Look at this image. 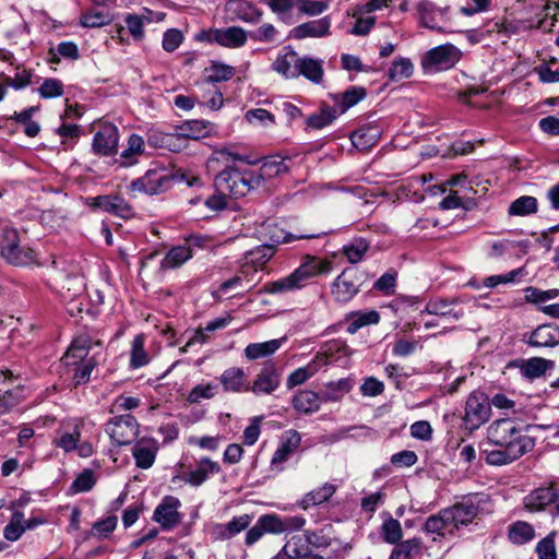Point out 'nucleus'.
Returning <instances> with one entry per match:
<instances>
[{
  "mask_svg": "<svg viewBox=\"0 0 559 559\" xmlns=\"http://www.w3.org/2000/svg\"><path fill=\"white\" fill-rule=\"evenodd\" d=\"M95 483L94 472L92 469H84L72 483V489L75 492H85L91 490Z\"/></svg>",
  "mask_w": 559,
  "mask_h": 559,
  "instance_id": "nucleus-60",
  "label": "nucleus"
},
{
  "mask_svg": "<svg viewBox=\"0 0 559 559\" xmlns=\"http://www.w3.org/2000/svg\"><path fill=\"white\" fill-rule=\"evenodd\" d=\"M177 181H186L189 187H193L199 185L200 179L185 174L174 175L164 169H150L143 177L133 180L130 189L154 195L169 190Z\"/></svg>",
  "mask_w": 559,
  "mask_h": 559,
  "instance_id": "nucleus-3",
  "label": "nucleus"
},
{
  "mask_svg": "<svg viewBox=\"0 0 559 559\" xmlns=\"http://www.w3.org/2000/svg\"><path fill=\"white\" fill-rule=\"evenodd\" d=\"M380 321V314L376 310H369L366 312H357L353 314L350 321L346 326V331L349 334H355L362 326L377 324Z\"/></svg>",
  "mask_w": 559,
  "mask_h": 559,
  "instance_id": "nucleus-44",
  "label": "nucleus"
},
{
  "mask_svg": "<svg viewBox=\"0 0 559 559\" xmlns=\"http://www.w3.org/2000/svg\"><path fill=\"white\" fill-rule=\"evenodd\" d=\"M527 343L534 347H554L559 343V329L551 324L539 325L531 333Z\"/></svg>",
  "mask_w": 559,
  "mask_h": 559,
  "instance_id": "nucleus-24",
  "label": "nucleus"
},
{
  "mask_svg": "<svg viewBox=\"0 0 559 559\" xmlns=\"http://www.w3.org/2000/svg\"><path fill=\"white\" fill-rule=\"evenodd\" d=\"M221 466L217 462L209 457H202L197 462L195 468L183 476V480L193 486L199 487L205 483L210 476L218 474Z\"/></svg>",
  "mask_w": 559,
  "mask_h": 559,
  "instance_id": "nucleus-21",
  "label": "nucleus"
},
{
  "mask_svg": "<svg viewBox=\"0 0 559 559\" xmlns=\"http://www.w3.org/2000/svg\"><path fill=\"white\" fill-rule=\"evenodd\" d=\"M333 261L318 257L306 255L301 264L284 280H306L329 275L333 270Z\"/></svg>",
  "mask_w": 559,
  "mask_h": 559,
  "instance_id": "nucleus-14",
  "label": "nucleus"
},
{
  "mask_svg": "<svg viewBox=\"0 0 559 559\" xmlns=\"http://www.w3.org/2000/svg\"><path fill=\"white\" fill-rule=\"evenodd\" d=\"M117 526V516L110 515L94 523L90 535L96 538H107Z\"/></svg>",
  "mask_w": 559,
  "mask_h": 559,
  "instance_id": "nucleus-57",
  "label": "nucleus"
},
{
  "mask_svg": "<svg viewBox=\"0 0 559 559\" xmlns=\"http://www.w3.org/2000/svg\"><path fill=\"white\" fill-rule=\"evenodd\" d=\"M317 371L318 367L314 361H311L308 365L296 369L287 378V388L292 389L294 386L304 384L307 380L314 376Z\"/></svg>",
  "mask_w": 559,
  "mask_h": 559,
  "instance_id": "nucleus-53",
  "label": "nucleus"
},
{
  "mask_svg": "<svg viewBox=\"0 0 559 559\" xmlns=\"http://www.w3.org/2000/svg\"><path fill=\"white\" fill-rule=\"evenodd\" d=\"M192 258V250L189 246L179 245L168 250L160 262L163 270H173L180 267L185 262Z\"/></svg>",
  "mask_w": 559,
  "mask_h": 559,
  "instance_id": "nucleus-31",
  "label": "nucleus"
},
{
  "mask_svg": "<svg viewBox=\"0 0 559 559\" xmlns=\"http://www.w3.org/2000/svg\"><path fill=\"white\" fill-rule=\"evenodd\" d=\"M199 41L217 44L226 48H239L247 43V33L239 26L202 29L195 35Z\"/></svg>",
  "mask_w": 559,
  "mask_h": 559,
  "instance_id": "nucleus-8",
  "label": "nucleus"
},
{
  "mask_svg": "<svg viewBox=\"0 0 559 559\" xmlns=\"http://www.w3.org/2000/svg\"><path fill=\"white\" fill-rule=\"evenodd\" d=\"M336 491V487L332 484L325 483L322 487L311 490L300 501L299 506L302 509H308L312 506L321 504L328 501Z\"/></svg>",
  "mask_w": 559,
  "mask_h": 559,
  "instance_id": "nucleus-36",
  "label": "nucleus"
},
{
  "mask_svg": "<svg viewBox=\"0 0 559 559\" xmlns=\"http://www.w3.org/2000/svg\"><path fill=\"white\" fill-rule=\"evenodd\" d=\"M252 522V516L249 514H242L234 516L227 523L215 524L212 528V536L216 540H227L238 535L242 531L249 527Z\"/></svg>",
  "mask_w": 559,
  "mask_h": 559,
  "instance_id": "nucleus-19",
  "label": "nucleus"
},
{
  "mask_svg": "<svg viewBox=\"0 0 559 559\" xmlns=\"http://www.w3.org/2000/svg\"><path fill=\"white\" fill-rule=\"evenodd\" d=\"M214 185L217 192L227 193L235 199L242 198L259 187L255 171L233 166H227L217 174Z\"/></svg>",
  "mask_w": 559,
  "mask_h": 559,
  "instance_id": "nucleus-2",
  "label": "nucleus"
},
{
  "mask_svg": "<svg viewBox=\"0 0 559 559\" xmlns=\"http://www.w3.org/2000/svg\"><path fill=\"white\" fill-rule=\"evenodd\" d=\"M223 390L228 393L249 392V381L245 370L240 367L225 369L219 376Z\"/></svg>",
  "mask_w": 559,
  "mask_h": 559,
  "instance_id": "nucleus-20",
  "label": "nucleus"
},
{
  "mask_svg": "<svg viewBox=\"0 0 559 559\" xmlns=\"http://www.w3.org/2000/svg\"><path fill=\"white\" fill-rule=\"evenodd\" d=\"M298 76L304 75L313 83H320L323 78L322 61L310 57L299 59Z\"/></svg>",
  "mask_w": 559,
  "mask_h": 559,
  "instance_id": "nucleus-38",
  "label": "nucleus"
},
{
  "mask_svg": "<svg viewBox=\"0 0 559 559\" xmlns=\"http://www.w3.org/2000/svg\"><path fill=\"white\" fill-rule=\"evenodd\" d=\"M449 526H452L450 520L443 515V510H441L438 514L431 515L427 519L425 523V531L428 533H440Z\"/></svg>",
  "mask_w": 559,
  "mask_h": 559,
  "instance_id": "nucleus-62",
  "label": "nucleus"
},
{
  "mask_svg": "<svg viewBox=\"0 0 559 559\" xmlns=\"http://www.w3.org/2000/svg\"><path fill=\"white\" fill-rule=\"evenodd\" d=\"M114 17L108 12L90 10L82 13L80 24L83 27L96 28L109 25Z\"/></svg>",
  "mask_w": 559,
  "mask_h": 559,
  "instance_id": "nucleus-49",
  "label": "nucleus"
},
{
  "mask_svg": "<svg viewBox=\"0 0 559 559\" xmlns=\"http://www.w3.org/2000/svg\"><path fill=\"white\" fill-rule=\"evenodd\" d=\"M87 204L123 219H129L134 216L133 207L119 194H105L91 198L87 200Z\"/></svg>",
  "mask_w": 559,
  "mask_h": 559,
  "instance_id": "nucleus-13",
  "label": "nucleus"
},
{
  "mask_svg": "<svg viewBox=\"0 0 559 559\" xmlns=\"http://www.w3.org/2000/svg\"><path fill=\"white\" fill-rule=\"evenodd\" d=\"M144 153V140L139 134H131L127 147L121 152V165L132 166L138 163L139 157Z\"/></svg>",
  "mask_w": 559,
  "mask_h": 559,
  "instance_id": "nucleus-33",
  "label": "nucleus"
},
{
  "mask_svg": "<svg viewBox=\"0 0 559 559\" xmlns=\"http://www.w3.org/2000/svg\"><path fill=\"white\" fill-rule=\"evenodd\" d=\"M280 384L281 372L274 362L267 361L262 366L252 383H249V392L257 396L270 395L277 390Z\"/></svg>",
  "mask_w": 559,
  "mask_h": 559,
  "instance_id": "nucleus-11",
  "label": "nucleus"
},
{
  "mask_svg": "<svg viewBox=\"0 0 559 559\" xmlns=\"http://www.w3.org/2000/svg\"><path fill=\"white\" fill-rule=\"evenodd\" d=\"M358 292L353 282H333L331 294L338 302H348Z\"/></svg>",
  "mask_w": 559,
  "mask_h": 559,
  "instance_id": "nucleus-54",
  "label": "nucleus"
},
{
  "mask_svg": "<svg viewBox=\"0 0 559 559\" xmlns=\"http://www.w3.org/2000/svg\"><path fill=\"white\" fill-rule=\"evenodd\" d=\"M119 132L116 126L106 123L99 128L93 139V151L97 155L110 156L117 153Z\"/></svg>",
  "mask_w": 559,
  "mask_h": 559,
  "instance_id": "nucleus-16",
  "label": "nucleus"
},
{
  "mask_svg": "<svg viewBox=\"0 0 559 559\" xmlns=\"http://www.w3.org/2000/svg\"><path fill=\"white\" fill-rule=\"evenodd\" d=\"M210 74L207 75V81L212 83L224 82L230 80L236 70L231 66H227L219 62H214L210 69Z\"/></svg>",
  "mask_w": 559,
  "mask_h": 559,
  "instance_id": "nucleus-56",
  "label": "nucleus"
},
{
  "mask_svg": "<svg viewBox=\"0 0 559 559\" xmlns=\"http://www.w3.org/2000/svg\"><path fill=\"white\" fill-rule=\"evenodd\" d=\"M413 63L407 58L395 60L389 69V78L391 81H400L407 79L413 74Z\"/></svg>",
  "mask_w": 559,
  "mask_h": 559,
  "instance_id": "nucleus-55",
  "label": "nucleus"
},
{
  "mask_svg": "<svg viewBox=\"0 0 559 559\" xmlns=\"http://www.w3.org/2000/svg\"><path fill=\"white\" fill-rule=\"evenodd\" d=\"M329 8L328 1H316V0H299L298 9L301 13L307 15H319Z\"/></svg>",
  "mask_w": 559,
  "mask_h": 559,
  "instance_id": "nucleus-61",
  "label": "nucleus"
},
{
  "mask_svg": "<svg viewBox=\"0 0 559 559\" xmlns=\"http://www.w3.org/2000/svg\"><path fill=\"white\" fill-rule=\"evenodd\" d=\"M536 552L538 559H557L554 537L547 536L543 538L536 546Z\"/></svg>",
  "mask_w": 559,
  "mask_h": 559,
  "instance_id": "nucleus-64",
  "label": "nucleus"
},
{
  "mask_svg": "<svg viewBox=\"0 0 559 559\" xmlns=\"http://www.w3.org/2000/svg\"><path fill=\"white\" fill-rule=\"evenodd\" d=\"M487 435L488 440L500 448H511V445L519 448L525 442V453H527L535 447L534 438L522 435L515 423L509 418L493 421L488 427Z\"/></svg>",
  "mask_w": 559,
  "mask_h": 559,
  "instance_id": "nucleus-4",
  "label": "nucleus"
},
{
  "mask_svg": "<svg viewBox=\"0 0 559 559\" xmlns=\"http://www.w3.org/2000/svg\"><path fill=\"white\" fill-rule=\"evenodd\" d=\"M282 341L283 340H271L263 343H250L245 348V357L249 360L266 358L281 347Z\"/></svg>",
  "mask_w": 559,
  "mask_h": 559,
  "instance_id": "nucleus-35",
  "label": "nucleus"
},
{
  "mask_svg": "<svg viewBox=\"0 0 559 559\" xmlns=\"http://www.w3.org/2000/svg\"><path fill=\"white\" fill-rule=\"evenodd\" d=\"M181 502L177 497L165 496L153 512V521L158 523L164 531H170L181 522L179 508Z\"/></svg>",
  "mask_w": 559,
  "mask_h": 559,
  "instance_id": "nucleus-12",
  "label": "nucleus"
},
{
  "mask_svg": "<svg viewBox=\"0 0 559 559\" xmlns=\"http://www.w3.org/2000/svg\"><path fill=\"white\" fill-rule=\"evenodd\" d=\"M265 533L282 534L285 532L283 519L277 514H264L259 518Z\"/></svg>",
  "mask_w": 559,
  "mask_h": 559,
  "instance_id": "nucleus-59",
  "label": "nucleus"
},
{
  "mask_svg": "<svg viewBox=\"0 0 559 559\" xmlns=\"http://www.w3.org/2000/svg\"><path fill=\"white\" fill-rule=\"evenodd\" d=\"M228 322V318H217L209 322L205 325V328L197 330L194 335L187 342L186 346L182 348V352H187V347L195 343H205L207 341L206 333H212L215 332L216 330L224 329L225 326H227Z\"/></svg>",
  "mask_w": 559,
  "mask_h": 559,
  "instance_id": "nucleus-45",
  "label": "nucleus"
},
{
  "mask_svg": "<svg viewBox=\"0 0 559 559\" xmlns=\"http://www.w3.org/2000/svg\"><path fill=\"white\" fill-rule=\"evenodd\" d=\"M509 214L525 216L537 212V199L531 195H523L514 200L509 206Z\"/></svg>",
  "mask_w": 559,
  "mask_h": 559,
  "instance_id": "nucleus-48",
  "label": "nucleus"
},
{
  "mask_svg": "<svg viewBox=\"0 0 559 559\" xmlns=\"http://www.w3.org/2000/svg\"><path fill=\"white\" fill-rule=\"evenodd\" d=\"M145 338L143 334L136 335L131 345L130 367L133 369L141 368L150 362L148 354L144 348Z\"/></svg>",
  "mask_w": 559,
  "mask_h": 559,
  "instance_id": "nucleus-42",
  "label": "nucleus"
},
{
  "mask_svg": "<svg viewBox=\"0 0 559 559\" xmlns=\"http://www.w3.org/2000/svg\"><path fill=\"white\" fill-rule=\"evenodd\" d=\"M491 415V404L483 392H473L466 400L462 418L466 429L474 431L487 423Z\"/></svg>",
  "mask_w": 559,
  "mask_h": 559,
  "instance_id": "nucleus-6",
  "label": "nucleus"
},
{
  "mask_svg": "<svg viewBox=\"0 0 559 559\" xmlns=\"http://www.w3.org/2000/svg\"><path fill=\"white\" fill-rule=\"evenodd\" d=\"M450 8L437 7L433 2L423 0L417 4V13L423 26L437 32H443V27L438 24V17L441 21L448 20Z\"/></svg>",
  "mask_w": 559,
  "mask_h": 559,
  "instance_id": "nucleus-17",
  "label": "nucleus"
},
{
  "mask_svg": "<svg viewBox=\"0 0 559 559\" xmlns=\"http://www.w3.org/2000/svg\"><path fill=\"white\" fill-rule=\"evenodd\" d=\"M395 545L390 559H415L421 552V542L419 538H411Z\"/></svg>",
  "mask_w": 559,
  "mask_h": 559,
  "instance_id": "nucleus-40",
  "label": "nucleus"
},
{
  "mask_svg": "<svg viewBox=\"0 0 559 559\" xmlns=\"http://www.w3.org/2000/svg\"><path fill=\"white\" fill-rule=\"evenodd\" d=\"M557 499L555 490L550 487L538 488L525 497V508L530 511H539L554 503Z\"/></svg>",
  "mask_w": 559,
  "mask_h": 559,
  "instance_id": "nucleus-29",
  "label": "nucleus"
},
{
  "mask_svg": "<svg viewBox=\"0 0 559 559\" xmlns=\"http://www.w3.org/2000/svg\"><path fill=\"white\" fill-rule=\"evenodd\" d=\"M38 93L41 98L59 97L63 94V84L58 79H46L38 88Z\"/></svg>",
  "mask_w": 559,
  "mask_h": 559,
  "instance_id": "nucleus-58",
  "label": "nucleus"
},
{
  "mask_svg": "<svg viewBox=\"0 0 559 559\" xmlns=\"http://www.w3.org/2000/svg\"><path fill=\"white\" fill-rule=\"evenodd\" d=\"M147 143L153 147L166 148L171 152H178L182 148V143L176 129L175 132H164L157 129L151 130L147 133Z\"/></svg>",
  "mask_w": 559,
  "mask_h": 559,
  "instance_id": "nucleus-25",
  "label": "nucleus"
},
{
  "mask_svg": "<svg viewBox=\"0 0 559 559\" xmlns=\"http://www.w3.org/2000/svg\"><path fill=\"white\" fill-rule=\"evenodd\" d=\"M555 362L542 357H534L525 361L522 367V373L530 378L535 379L543 376L548 369H552Z\"/></svg>",
  "mask_w": 559,
  "mask_h": 559,
  "instance_id": "nucleus-41",
  "label": "nucleus"
},
{
  "mask_svg": "<svg viewBox=\"0 0 559 559\" xmlns=\"http://www.w3.org/2000/svg\"><path fill=\"white\" fill-rule=\"evenodd\" d=\"M301 442L300 435L290 430L287 432V437L282 440L278 448L274 452L271 460V469L275 472L283 471V464L290 457V455L299 448Z\"/></svg>",
  "mask_w": 559,
  "mask_h": 559,
  "instance_id": "nucleus-18",
  "label": "nucleus"
},
{
  "mask_svg": "<svg viewBox=\"0 0 559 559\" xmlns=\"http://www.w3.org/2000/svg\"><path fill=\"white\" fill-rule=\"evenodd\" d=\"M300 57L298 53L289 49L284 55H278L275 61L272 63V69L277 73L282 74L285 79L298 78V67Z\"/></svg>",
  "mask_w": 559,
  "mask_h": 559,
  "instance_id": "nucleus-26",
  "label": "nucleus"
},
{
  "mask_svg": "<svg viewBox=\"0 0 559 559\" xmlns=\"http://www.w3.org/2000/svg\"><path fill=\"white\" fill-rule=\"evenodd\" d=\"M331 19L329 16L319 20L309 21L296 26L290 32V36L296 39L307 37H323L330 33Z\"/></svg>",
  "mask_w": 559,
  "mask_h": 559,
  "instance_id": "nucleus-22",
  "label": "nucleus"
},
{
  "mask_svg": "<svg viewBox=\"0 0 559 559\" xmlns=\"http://www.w3.org/2000/svg\"><path fill=\"white\" fill-rule=\"evenodd\" d=\"M337 109L334 107L325 106L320 112L313 114L308 117L307 126L312 129H322L331 124L337 117Z\"/></svg>",
  "mask_w": 559,
  "mask_h": 559,
  "instance_id": "nucleus-51",
  "label": "nucleus"
},
{
  "mask_svg": "<svg viewBox=\"0 0 559 559\" xmlns=\"http://www.w3.org/2000/svg\"><path fill=\"white\" fill-rule=\"evenodd\" d=\"M525 442L519 448H500L495 450H485L486 462L489 465L501 466L507 465L523 456L525 453Z\"/></svg>",
  "mask_w": 559,
  "mask_h": 559,
  "instance_id": "nucleus-23",
  "label": "nucleus"
},
{
  "mask_svg": "<svg viewBox=\"0 0 559 559\" xmlns=\"http://www.w3.org/2000/svg\"><path fill=\"white\" fill-rule=\"evenodd\" d=\"M274 252L275 249L273 245L258 246L248 251L240 265L242 275L245 277H252L261 272L262 275H260L259 280H261L264 274L269 275L270 272L266 271L265 264L273 257Z\"/></svg>",
  "mask_w": 559,
  "mask_h": 559,
  "instance_id": "nucleus-10",
  "label": "nucleus"
},
{
  "mask_svg": "<svg viewBox=\"0 0 559 559\" xmlns=\"http://www.w3.org/2000/svg\"><path fill=\"white\" fill-rule=\"evenodd\" d=\"M229 9L238 19L249 23H258L262 16V11L246 0L230 1Z\"/></svg>",
  "mask_w": 559,
  "mask_h": 559,
  "instance_id": "nucleus-37",
  "label": "nucleus"
},
{
  "mask_svg": "<svg viewBox=\"0 0 559 559\" xmlns=\"http://www.w3.org/2000/svg\"><path fill=\"white\" fill-rule=\"evenodd\" d=\"M508 537L514 545H524L535 538V530L525 521H516L508 526Z\"/></svg>",
  "mask_w": 559,
  "mask_h": 559,
  "instance_id": "nucleus-34",
  "label": "nucleus"
},
{
  "mask_svg": "<svg viewBox=\"0 0 559 559\" xmlns=\"http://www.w3.org/2000/svg\"><path fill=\"white\" fill-rule=\"evenodd\" d=\"M100 342H93L87 334L75 337L66 355L62 357L66 366H73L76 384L90 380L93 369L99 364L102 356Z\"/></svg>",
  "mask_w": 559,
  "mask_h": 559,
  "instance_id": "nucleus-1",
  "label": "nucleus"
},
{
  "mask_svg": "<svg viewBox=\"0 0 559 559\" xmlns=\"http://www.w3.org/2000/svg\"><path fill=\"white\" fill-rule=\"evenodd\" d=\"M353 388V383L349 379H340L337 381H331L326 384V391L322 395V400L325 402H337Z\"/></svg>",
  "mask_w": 559,
  "mask_h": 559,
  "instance_id": "nucleus-43",
  "label": "nucleus"
},
{
  "mask_svg": "<svg viewBox=\"0 0 559 559\" xmlns=\"http://www.w3.org/2000/svg\"><path fill=\"white\" fill-rule=\"evenodd\" d=\"M369 249V242L365 238H355L343 247V253L350 263L359 262Z\"/></svg>",
  "mask_w": 559,
  "mask_h": 559,
  "instance_id": "nucleus-47",
  "label": "nucleus"
},
{
  "mask_svg": "<svg viewBox=\"0 0 559 559\" xmlns=\"http://www.w3.org/2000/svg\"><path fill=\"white\" fill-rule=\"evenodd\" d=\"M105 430L117 445H126L136 438L139 425L132 415L124 414L111 418Z\"/></svg>",
  "mask_w": 559,
  "mask_h": 559,
  "instance_id": "nucleus-9",
  "label": "nucleus"
},
{
  "mask_svg": "<svg viewBox=\"0 0 559 559\" xmlns=\"http://www.w3.org/2000/svg\"><path fill=\"white\" fill-rule=\"evenodd\" d=\"M176 130L182 143V147L185 146L186 140H199L207 134L206 123L201 120L186 121L181 126L176 127Z\"/></svg>",
  "mask_w": 559,
  "mask_h": 559,
  "instance_id": "nucleus-39",
  "label": "nucleus"
},
{
  "mask_svg": "<svg viewBox=\"0 0 559 559\" xmlns=\"http://www.w3.org/2000/svg\"><path fill=\"white\" fill-rule=\"evenodd\" d=\"M479 507L473 498H465L451 508L443 509V515L450 520L453 527L468 525L478 514Z\"/></svg>",
  "mask_w": 559,
  "mask_h": 559,
  "instance_id": "nucleus-15",
  "label": "nucleus"
},
{
  "mask_svg": "<svg viewBox=\"0 0 559 559\" xmlns=\"http://www.w3.org/2000/svg\"><path fill=\"white\" fill-rule=\"evenodd\" d=\"M366 88L361 86H350L344 93L335 94L332 96L334 102V108L337 109V114H344L350 107L355 106L358 102L366 97Z\"/></svg>",
  "mask_w": 559,
  "mask_h": 559,
  "instance_id": "nucleus-27",
  "label": "nucleus"
},
{
  "mask_svg": "<svg viewBox=\"0 0 559 559\" xmlns=\"http://www.w3.org/2000/svg\"><path fill=\"white\" fill-rule=\"evenodd\" d=\"M381 535L385 543L395 545L403 537L401 523L389 515L381 525Z\"/></svg>",
  "mask_w": 559,
  "mask_h": 559,
  "instance_id": "nucleus-50",
  "label": "nucleus"
},
{
  "mask_svg": "<svg viewBox=\"0 0 559 559\" xmlns=\"http://www.w3.org/2000/svg\"><path fill=\"white\" fill-rule=\"evenodd\" d=\"M156 452L155 443L150 440H141L132 449L136 466L144 469L154 464Z\"/></svg>",
  "mask_w": 559,
  "mask_h": 559,
  "instance_id": "nucleus-30",
  "label": "nucleus"
},
{
  "mask_svg": "<svg viewBox=\"0 0 559 559\" xmlns=\"http://www.w3.org/2000/svg\"><path fill=\"white\" fill-rule=\"evenodd\" d=\"M218 392V388L216 384L207 382V383H200L192 388V390L189 392L187 396V401L190 404H198L202 400H211L213 399Z\"/></svg>",
  "mask_w": 559,
  "mask_h": 559,
  "instance_id": "nucleus-52",
  "label": "nucleus"
},
{
  "mask_svg": "<svg viewBox=\"0 0 559 559\" xmlns=\"http://www.w3.org/2000/svg\"><path fill=\"white\" fill-rule=\"evenodd\" d=\"M322 401L316 392L300 390L293 396L292 404L298 413L312 414L320 409Z\"/></svg>",
  "mask_w": 559,
  "mask_h": 559,
  "instance_id": "nucleus-28",
  "label": "nucleus"
},
{
  "mask_svg": "<svg viewBox=\"0 0 559 559\" xmlns=\"http://www.w3.org/2000/svg\"><path fill=\"white\" fill-rule=\"evenodd\" d=\"M0 255L13 265H25L33 260V251L21 246L17 229L5 227L0 234Z\"/></svg>",
  "mask_w": 559,
  "mask_h": 559,
  "instance_id": "nucleus-5",
  "label": "nucleus"
},
{
  "mask_svg": "<svg viewBox=\"0 0 559 559\" xmlns=\"http://www.w3.org/2000/svg\"><path fill=\"white\" fill-rule=\"evenodd\" d=\"M379 132L374 128L359 129L352 133L353 145L360 150H367L378 142Z\"/></svg>",
  "mask_w": 559,
  "mask_h": 559,
  "instance_id": "nucleus-46",
  "label": "nucleus"
},
{
  "mask_svg": "<svg viewBox=\"0 0 559 559\" xmlns=\"http://www.w3.org/2000/svg\"><path fill=\"white\" fill-rule=\"evenodd\" d=\"M288 171V166L285 164L284 158H265L259 169L255 173V179L260 186L265 179H270L276 176H281Z\"/></svg>",
  "mask_w": 559,
  "mask_h": 559,
  "instance_id": "nucleus-32",
  "label": "nucleus"
},
{
  "mask_svg": "<svg viewBox=\"0 0 559 559\" xmlns=\"http://www.w3.org/2000/svg\"><path fill=\"white\" fill-rule=\"evenodd\" d=\"M183 35L179 29L169 28L164 33L162 45L167 52H173L181 45Z\"/></svg>",
  "mask_w": 559,
  "mask_h": 559,
  "instance_id": "nucleus-63",
  "label": "nucleus"
},
{
  "mask_svg": "<svg viewBox=\"0 0 559 559\" xmlns=\"http://www.w3.org/2000/svg\"><path fill=\"white\" fill-rule=\"evenodd\" d=\"M461 59V51L452 44H443L428 50L421 58L426 71H444L453 68Z\"/></svg>",
  "mask_w": 559,
  "mask_h": 559,
  "instance_id": "nucleus-7",
  "label": "nucleus"
}]
</instances>
